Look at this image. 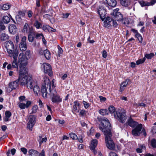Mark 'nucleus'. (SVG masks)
<instances>
[{"label": "nucleus", "instance_id": "obj_61", "mask_svg": "<svg viewBox=\"0 0 156 156\" xmlns=\"http://www.w3.org/2000/svg\"><path fill=\"white\" fill-rule=\"evenodd\" d=\"M36 6L38 7H40L41 5H40V0H36Z\"/></svg>", "mask_w": 156, "mask_h": 156}, {"label": "nucleus", "instance_id": "obj_38", "mask_svg": "<svg viewBox=\"0 0 156 156\" xmlns=\"http://www.w3.org/2000/svg\"><path fill=\"white\" fill-rule=\"evenodd\" d=\"M154 55V53H151L150 54H146L145 55L144 57L148 59H151Z\"/></svg>", "mask_w": 156, "mask_h": 156}, {"label": "nucleus", "instance_id": "obj_12", "mask_svg": "<svg viewBox=\"0 0 156 156\" xmlns=\"http://www.w3.org/2000/svg\"><path fill=\"white\" fill-rule=\"evenodd\" d=\"M44 68L45 73L51 76L52 75V72L51 65L48 63H44Z\"/></svg>", "mask_w": 156, "mask_h": 156}, {"label": "nucleus", "instance_id": "obj_5", "mask_svg": "<svg viewBox=\"0 0 156 156\" xmlns=\"http://www.w3.org/2000/svg\"><path fill=\"white\" fill-rule=\"evenodd\" d=\"M5 47L9 57H11L13 55L15 57L17 54H18V50L16 48L15 49L14 45L11 41H8L6 42Z\"/></svg>", "mask_w": 156, "mask_h": 156}, {"label": "nucleus", "instance_id": "obj_39", "mask_svg": "<svg viewBox=\"0 0 156 156\" xmlns=\"http://www.w3.org/2000/svg\"><path fill=\"white\" fill-rule=\"evenodd\" d=\"M135 36L138 39L140 42L141 43L142 42L143 38L140 34L139 33H137V34H135Z\"/></svg>", "mask_w": 156, "mask_h": 156}, {"label": "nucleus", "instance_id": "obj_57", "mask_svg": "<svg viewBox=\"0 0 156 156\" xmlns=\"http://www.w3.org/2000/svg\"><path fill=\"white\" fill-rule=\"evenodd\" d=\"M25 97L24 96H21L19 97V99L20 102H22L25 100Z\"/></svg>", "mask_w": 156, "mask_h": 156}, {"label": "nucleus", "instance_id": "obj_34", "mask_svg": "<svg viewBox=\"0 0 156 156\" xmlns=\"http://www.w3.org/2000/svg\"><path fill=\"white\" fill-rule=\"evenodd\" d=\"M33 90L34 93L37 95L41 92V89L38 86L35 85L33 87Z\"/></svg>", "mask_w": 156, "mask_h": 156}, {"label": "nucleus", "instance_id": "obj_23", "mask_svg": "<svg viewBox=\"0 0 156 156\" xmlns=\"http://www.w3.org/2000/svg\"><path fill=\"white\" fill-rule=\"evenodd\" d=\"M106 2L107 4L109 6L114 7L117 5V2L115 0H106Z\"/></svg>", "mask_w": 156, "mask_h": 156}, {"label": "nucleus", "instance_id": "obj_6", "mask_svg": "<svg viewBox=\"0 0 156 156\" xmlns=\"http://www.w3.org/2000/svg\"><path fill=\"white\" fill-rule=\"evenodd\" d=\"M114 116L116 119L120 122L123 123L126 121V115L125 112H122L121 110H118L114 113Z\"/></svg>", "mask_w": 156, "mask_h": 156}, {"label": "nucleus", "instance_id": "obj_29", "mask_svg": "<svg viewBox=\"0 0 156 156\" xmlns=\"http://www.w3.org/2000/svg\"><path fill=\"white\" fill-rule=\"evenodd\" d=\"M29 156H33L34 155H37L39 152L35 150L34 149H30L28 151Z\"/></svg>", "mask_w": 156, "mask_h": 156}, {"label": "nucleus", "instance_id": "obj_22", "mask_svg": "<svg viewBox=\"0 0 156 156\" xmlns=\"http://www.w3.org/2000/svg\"><path fill=\"white\" fill-rule=\"evenodd\" d=\"M19 83V80H17L14 81L12 82L9 84V87L11 88L12 90L15 89L18 87Z\"/></svg>", "mask_w": 156, "mask_h": 156}, {"label": "nucleus", "instance_id": "obj_48", "mask_svg": "<svg viewBox=\"0 0 156 156\" xmlns=\"http://www.w3.org/2000/svg\"><path fill=\"white\" fill-rule=\"evenodd\" d=\"M82 103L86 109L87 108L90 106V104L86 101H83Z\"/></svg>", "mask_w": 156, "mask_h": 156}, {"label": "nucleus", "instance_id": "obj_58", "mask_svg": "<svg viewBox=\"0 0 156 156\" xmlns=\"http://www.w3.org/2000/svg\"><path fill=\"white\" fill-rule=\"evenodd\" d=\"M50 28L49 29L48 31L50 32H55L56 30L55 29H54L50 27Z\"/></svg>", "mask_w": 156, "mask_h": 156}, {"label": "nucleus", "instance_id": "obj_47", "mask_svg": "<svg viewBox=\"0 0 156 156\" xmlns=\"http://www.w3.org/2000/svg\"><path fill=\"white\" fill-rule=\"evenodd\" d=\"M5 27L3 24V23L1 21L0 22V31H2L5 30Z\"/></svg>", "mask_w": 156, "mask_h": 156}, {"label": "nucleus", "instance_id": "obj_62", "mask_svg": "<svg viewBox=\"0 0 156 156\" xmlns=\"http://www.w3.org/2000/svg\"><path fill=\"white\" fill-rule=\"evenodd\" d=\"M99 98L101 101H105L106 99L105 98L101 96H99Z\"/></svg>", "mask_w": 156, "mask_h": 156}, {"label": "nucleus", "instance_id": "obj_56", "mask_svg": "<svg viewBox=\"0 0 156 156\" xmlns=\"http://www.w3.org/2000/svg\"><path fill=\"white\" fill-rule=\"evenodd\" d=\"M33 13L31 10H29L27 12L28 16L29 18L31 17L33 15Z\"/></svg>", "mask_w": 156, "mask_h": 156}, {"label": "nucleus", "instance_id": "obj_36", "mask_svg": "<svg viewBox=\"0 0 156 156\" xmlns=\"http://www.w3.org/2000/svg\"><path fill=\"white\" fill-rule=\"evenodd\" d=\"M120 3L122 5L124 6H127L129 5L128 0H121Z\"/></svg>", "mask_w": 156, "mask_h": 156}, {"label": "nucleus", "instance_id": "obj_59", "mask_svg": "<svg viewBox=\"0 0 156 156\" xmlns=\"http://www.w3.org/2000/svg\"><path fill=\"white\" fill-rule=\"evenodd\" d=\"M102 56L104 58H106L107 56V52L105 50H104L103 51Z\"/></svg>", "mask_w": 156, "mask_h": 156}, {"label": "nucleus", "instance_id": "obj_54", "mask_svg": "<svg viewBox=\"0 0 156 156\" xmlns=\"http://www.w3.org/2000/svg\"><path fill=\"white\" fill-rule=\"evenodd\" d=\"M21 150L24 154H26L27 152V150L26 148L24 147H22L21 148Z\"/></svg>", "mask_w": 156, "mask_h": 156}, {"label": "nucleus", "instance_id": "obj_8", "mask_svg": "<svg viewBox=\"0 0 156 156\" xmlns=\"http://www.w3.org/2000/svg\"><path fill=\"white\" fill-rule=\"evenodd\" d=\"M36 117L34 115H30L29 117L27 127L31 131L32 130V128L35 123Z\"/></svg>", "mask_w": 156, "mask_h": 156}, {"label": "nucleus", "instance_id": "obj_63", "mask_svg": "<svg viewBox=\"0 0 156 156\" xmlns=\"http://www.w3.org/2000/svg\"><path fill=\"white\" fill-rule=\"evenodd\" d=\"M109 156H118V155L115 153L111 152L109 154Z\"/></svg>", "mask_w": 156, "mask_h": 156}, {"label": "nucleus", "instance_id": "obj_40", "mask_svg": "<svg viewBox=\"0 0 156 156\" xmlns=\"http://www.w3.org/2000/svg\"><path fill=\"white\" fill-rule=\"evenodd\" d=\"M146 58L145 57L143 58L142 59H140L137 60L136 62V64L137 65L143 63L145 61Z\"/></svg>", "mask_w": 156, "mask_h": 156}, {"label": "nucleus", "instance_id": "obj_35", "mask_svg": "<svg viewBox=\"0 0 156 156\" xmlns=\"http://www.w3.org/2000/svg\"><path fill=\"white\" fill-rule=\"evenodd\" d=\"M34 26L37 29H39L42 27V24L39 23L38 20H36L34 24Z\"/></svg>", "mask_w": 156, "mask_h": 156}, {"label": "nucleus", "instance_id": "obj_27", "mask_svg": "<svg viewBox=\"0 0 156 156\" xmlns=\"http://www.w3.org/2000/svg\"><path fill=\"white\" fill-rule=\"evenodd\" d=\"M18 56V54H17V56L14 57L13 55L12 56V57L14 59V60L12 63V67L13 68H18L17 65V58Z\"/></svg>", "mask_w": 156, "mask_h": 156}, {"label": "nucleus", "instance_id": "obj_9", "mask_svg": "<svg viewBox=\"0 0 156 156\" xmlns=\"http://www.w3.org/2000/svg\"><path fill=\"white\" fill-rule=\"evenodd\" d=\"M119 8H116L115 9L112 14L116 20L118 21H121L123 19V16L121 13L119 12Z\"/></svg>", "mask_w": 156, "mask_h": 156}, {"label": "nucleus", "instance_id": "obj_52", "mask_svg": "<svg viewBox=\"0 0 156 156\" xmlns=\"http://www.w3.org/2000/svg\"><path fill=\"white\" fill-rule=\"evenodd\" d=\"M5 116L10 118L12 115V114L9 111H7L5 112Z\"/></svg>", "mask_w": 156, "mask_h": 156}, {"label": "nucleus", "instance_id": "obj_33", "mask_svg": "<svg viewBox=\"0 0 156 156\" xmlns=\"http://www.w3.org/2000/svg\"><path fill=\"white\" fill-rule=\"evenodd\" d=\"M47 140V138L46 137L42 138V136H39L38 138V141L39 142L40 146L43 142H45Z\"/></svg>", "mask_w": 156, "mask_h": 156}, {"label": "nucleus", "instance_id": "obj_18", "mask_svg": "<svg viewBox=\"0 0 156 156\" xmlns=\"http://www.w3.org/2000/svg\"><path fill=\"white\" fill-rule=\"evenodd\" d=\"M8 29L9 32L12 34H15L17 31L16 26L13 24H9Z\"/></svg>", "mask_w": 156, "mask_h": 156}, {"label": "nucleus", "instance_id": "obj_31", "mask_svg": "<svg viewBox=\"0 0 156 156\" xmlns=\"http://www.w3.org/2000/svg\"><path fill=\"white\" fill-rule=\"evenodd\" d=\"M99 113L102 115H105L108 114V111L107 109H101L98 111Z\"/></svg>", "mask_w": 156, "mask_h": 156}, {"label": "nucleus", "instance_id": "obj_19", "mask_svg": "<svg viewBox=\"0 0 156 156\" xmlns=\"http://www.w3.org/2000/svg\"><path fill=\"white\" fill-rule=\"evenodd\" d=\"M98 143V141L96 139L93 140L91 141V145L90 147V149L92 150H94L93 151L94 154L96 153V151L94 149L97 146Z\"/></svg>", "mask_w": 156, "mask_h": 156}, {"label": "nucleus", "instance_id": "obj_10", "mask_svg": "<svg viewBox=\"0 0 156 156\" xmlns=\"http://www.w3.org/2000/svg\"><path fill=\"white\" fill-rule=\"evenodd\" d=\"M143 126L141 124H139L132 130V134L134 136H139L142 129Z\"/></svg>", "mask_w": 156, "mask_h": 156}, {"label": "nucleus", "instance_id": "obj_14", "mask_svg": "<svg viewBox=\"0 0 156 156\" xmlns=\"http://www.w3.org/2000/svg\"><path fill=\"white\" fill-rule=\"evenodd\" d=\"M31 104V102L30 101H27L26 104L22 102H20L18 104V105L21 109H22L28 108Z\"/></svg>", "mask_w": 156, "mask_h": 156}, {"label": "nucleus", "instance_id": "obj_7", "mask_svg": "<svg viewBox=\"0 0 156 156\" xmlns=\"http://www.w3.org/2000/svg\"><path fill=\"white\" fill-rule=\"evenodd\" d=\"M27 59L26 58L25 54L23 52L21 53L19 55L18 57V63L20 64L19 67L20 69H21V67H24L26 69V66L27 65Z\"/></svg>", "mask_w": 156, "mask_h": 156}, {"label": "nucleus", "instance_id": "obj_44", "mask_svg": "<svg viewBox=\"0 0 156 156\" xmlns=\"http://www.w3.org/2000/svg\"><path fill=\"white\" fill-rule=\"evenodd\" d=\"M38 107L37 105H34L33 107L32 108V112L30 114H33L36 113Z\"/></svg>", "mask_w": 156, "mask_h": 156}, {"label": "nucleus", "instance_id": "obj_26", "mask_svg": "<svg viewBox=\"0 0 156 156\" xmlns=\"http://www.w3.org/2000/svg\"><path fill=\"white\" fill-rule=\"evenodd\" d=\"M44 54L46 58L48 60H49L51 58V53L47 49L44 50Z\"/></svg>", "mask_w": 156, "mask_h": 156}, {"label": "nucleus", "instance_id": "obj_17", "mask_svg": "<svg viewBox=\"0 0 156 156\" xmlns=\"http://www.w3.org/2000/svg\"><path fill=\"white\" fill-rule=\"evenodd\" d=\"M112 19L109 16L107 17L104 22V26L105 27H108L111 26Z\"/></svg>", "mask_w": 156, "mask_h": 156}, {"label": "nucleus", "instance_id": "obj_4", "mask_svg": "<svg viewBox=\"0 0 156 156\" xmlns=\"http://www.w3.org/2000/svg\"><path fill=\"white\" fill-rule=\"evenodd\" d=\"M27 73L26 69L24 67H21V69L20 70L19 77L17 80H19V82L20 81V84L22 86L26 85L29 77H30L27 76Z\"/></svg>", "mask_w": 156, "mask_h": 156}, {"label": "nucleus", "instance_id": "obj_46", "mask_svg": "<svg viewBox=\"0 0 156 156\" xmlns=\"http://www.w3.org/2000/svg\"><path fill=\"white\" fill-rule=\"evenodd\" d=\"M17 15L21 17H23L25 15V13L24 11L20 10L18 11Z\"/></svg>", "mask_w": 156, "mask_h": 156}, {"label": "nucleus", "instance_id": "obj_16", "mask_svg": "<svg viewBox=\"0 0 156 156\" xmlns=\"http://www.w3.org/2000/svg\"><path fill=\"white\" fill-rule=\"evenodd\" d=\"M131 83V80L129 79H126L125 81L122 82L119 91L122 92L128 84H130Z\"/></svg>", "mask_w": 156, "mask_h": 156}, {"label": "nucleus", "instance_id": "obj_50", "mask_svg": "<svg viewBox=\"0 0 156 156\" xmlns=\"http://www.w3.org/2000/svg\"><path fill=\"white\" fill-rule=\"evenodd\" d=\"M35 37L37 39H40L41 38V37H43V35L42 34H38L37 33L35 34Z\"/></svg>", "mask_w": 156, "mask_h": 156}, {"label": "nucleus", "instance_id": "obj_21", "mask_svg": "<svg viewBox=\"0 0 156 156\" xmlns=\"http://www.w3.org/2000/svg\"><path fill=\"white\" fill-rule=\"evenodd\" d=\"M127 123L129 126L133 128L135 127L139 124L138 122L133 120L131 118L128 119Z\"/></svg>", "mask_w": 156, "mask_h": 156}, {"label": "nucleus", "instance_id": "obj_45", "mask_svg": "<svg viewBox=\"0 0 156 156\" xmlns=\"http://www.w3.org/2000/svg\"><path fill=\"white\" fill-rule=\"evenodd\" d=\"M109 111L110 113H115V107L113 106H110L109 107Z\"/></svg>", "mask_w": 156, "mask_h": 156}, {"label": "nucleus", "instance_id": "obj_20", "mask_svg": "<svg viewBox=\"0 0 156 156\" xmlns=\"http://www.w3.org/2000/svg\"><path fill=\"white\" fill-rule=\"evenodd\" d=\"M28 79L26 85H27L28 89H32L34 86H35L34 83L33 82L32 79L31 77H29Z\"/></svg>", "mask_w": 156, "mask_h": 156}, {"label": "nucleus", "instance_id": "obj_60", "mask_svg": "<svg viewBox=\"0 0 156 156\" xmlns=\"http://www.w3.org/2000/svg\"><path fill=\"white\" fill-rule=\"evenodd\" d=\"M86 112L85 110H82L80 111V114L82 116H83L84 115L86 114Z\"/></svg>", "mask_w": 156, "mask_h": 156}, {"label": "nucleus", "instance_id": "obj_41", "mask_svg": "<svg viewBox=\"0 0 156 156\" xmlns=\"http://www.w3.org/2000/svg\"><path fill=\"white\" fill-rule=\"evenodd\" d=\"M21 17L17 15L16 16V19L17 23H21L22 22V20Z\"/></svg>", "mask_w": 156, "mask_h": 156}, {"label": "nucleus", "instance_id": "obj_3", "mask_svg": "<svg viewBox=\"0 0 156 156\" xmlns=\"http://www.w3.org/2000/svg\"><path fill=\"white\" fill-rule=\"evenodd\" d=\"M55 80L53 79L52 80V90L50 91L49 93H48L51 97V101L52 102L58 103H59L62 101V99L60 96L57 94V92L55 89V86L54 84Z\"/></svg>", "mask_w": 156, "mask_h": 156}, {"label": "nucleus", "instance_id": "obj_55", "mask_svg": "<svg viewBox=\"0 0 156 156\" xmlns=\"http://www.w3.org/2000/svg\"><path fill=\"white\" fill-rule=\"evenodd\" d=\"M149 3L150 6H153L156 3V0H151V2Z\"/></svg>", "mask_w": 156, "mask_h": 156}, {"label": "nucleus", "instance_id": "obj_11", "mask_svg": "<svg viewBox=\"0 0 156 156\" xmlns=\"http://www.w3.org/2000/svg\"><path fill=\"white\" fill-rule=\"evenodd\" d=\"M106 10L102 5H99L98 9V12L100 18L103 20V17L106 14Z\"/></svg>", "mask_w": 156, "mask_h": 156}, {"label": "nucleus", "instance_id": "obj_51", "mask_svg": "<svg viewBox=\"0 0 156 156\" xmlns=\"http://www.w3.org/2000/svg\"><path fill=\"white\" fill-rule=\"evenodd\" d=\"M50 28V26L47 25H44L42 27L43 30L44 31L47 30L48 31L49 29Z\"/></svg>", "mask_w": 156, "mask_h": 156}, {"label": "nucleus", "instance_id": "obj_43", "mask_svg": "<svg viewBox=\"0 0 156 156\" xmlns=\"http://www.w3.org/2000/svg\"><path fill=\"white\" fill-rule=\"evenodd\" d=\"M151 145L153 148H156V140L152 139L151 141Z\"/></svg>", "mask_w": 156, "mask_h": 156}, {"label": "nucleus", "instance_id": "obj_1", "mask_svg": "<svg viewBox=\"0 0 156 156\" xmlns=\"http://www.w3.org/2000/svg\"><path fill=\"white\" fill-rule=\"evenodd\" d=\"M101 123L99 128L103 132L105 136V140L106 146L109 149L113 150L115 147V144L112 139L111 124L106 118L101 119Z\"/></svg>", "mask_w": 156, "mask_h": 156}, {"label": "nucleus", "instance_id": "obj_13", "mask_svg": "<svg viewBox=\"0 0 156 156\" xmlns=\"http://www.w3.org/2000/svg\"><path fill=\"white\" fill-rule=\"evenodd\" d=\"M26 37L23 36L22 38L21 41L19 45V47L21 51H25L27 48V46L26 42Z\"/></svg>", "mask_w": 156, "mask_h": 156}, {"label": "nucleus", "instance_id": "obj_24", "mask_svg": "<svg viewBox=\"0 0 156 156\" xmlns=\"http://www.w3.org/2000/svg\"><path fill=\"white\" fill-rule=\"evenodd\" d=\"M9 37L8 35L5 33H2L0 36V40L2 41H5L9 39Z\"/></svg>", "mask_w": 156, "mask_h": 156}, {"label": "nucleus", "instance_id": "obj_25", "mask_svg": "<svg viewBox=\"0 0 156 156\" xmlns=\"http://www.w3.org/2000/svg\"><path fill=\"white\" fill-rule=\"evenodd\" d=\"M139 148L136 149V151L138 153H141L142 152V149H145L146 148L144 144H138Z\"/></svg>", "mask_w": 156, "mask_h": 156}, {"label": "nucleus", "instance_id": "obj_42", "mask_svg": "<svg viewBox=\"0 0 156 156\" xmlns=\"http://www.w3.org/2000/svg\"><path fill=\"white\" fill-rule=\"evenodd\" d=\"M70 137L73 140H76L78 139L77 136L74 133H70L69 134Z\"/></svg>", "mask_w": 156, "mask_h": 156}, {"label": "nucleus", "instance_id": "obj_2", "mask_svg": "<svg viewBox=\"0 0 156 156\" xmlns=\"http://www.w3.org/2000/svg\"><path fill=\"white\" fill-rule=\"evenodd\" d=\"M43 81V83L41 89V92L42 97L44 98H46L47 97L49 92L52 90V81L51 83L48 78L46 76H44Z\"/></svg>", "mask_w": 156, "mask_h": 156}, {"label": "nucleus", "instance_id": "obj_49", "mask_svg": "<svg viewBox=\"0 0 156 156\" xmlns=\"http://www.w3.org/2000/svg\"><path fill=\"white\" fill-rule=\"evenodd\" d=\"M25 55L27 59H29L30 57V51H27L25 52Z\"/></svg>", "mask_w": 156, "mask_h": 156}, {"label": "nucleus", "instance_id": "obj_37", "mask_svg": "<svg viewBox=\"0 0 156 156\" xmlns=\"http://www.w3.org/2000/svg\"><path fill=\"white\" fill-rule=\"evenodd\" d=\"M11 6L10 4L8 3L4 4L2 7V9L4 10H6L9 9Z\"/></svg>", "mask_w": 156, "mask_h": 156}, {"label": "nucleus", "instance_id": "obj_64", "mask_svg": "<svg viewBox=\"0 0 156 156\" xmlns=\"http://www.w3.org/2000/svg\"><path fill=\"white\" fill-rule=\"evenodd\" d=\"M151 131L153 133H156V126L153 127L152 128Z\"/></svg>", "mask_w": 156, "mask_h": 156}, {"label": "nucleus", "instance_id": "obj_28", "mask_svg": "<svg viewBox=\"0 0 156 156\" xmlns=\"http://www.w3.org/2000/svg\"><path fill=\"white\" fill-rule=\"evenodd\" d=\"M35 33L34 32H33L32 33H29L28 35V40L30 42H32L34 40V36H35Z\"/></svg>", "mask_w": 156, "mask_h": 156}, {"label": "nucleus", "instance_id": "obj_30", "mask_svg": "<svg viewBox=\"0 0 156 156\" xmlns=\"http://www.w3.org/2000/svg\"><path fill=\"white\" fill-rule=\"evenodd\" d=\"M10 18L8 16H6L3 17L1 21L5 24H8L10 22Z\"/></svg>", "mask_w": 156, "mask_h": 156}, {"label": "nucleus", "instance_id": "obj_53", "mask_svg": "<svg viewBox=\"0 0 156 156\" xmlns=\"http://www.w3.org/2000/svg\"><path fill=\"white\" fill-rule=\"evenodd\" d=\"M58 54L59 55L62 54L63 52V50L62 48L59 45L58 46Z\"/></svg>", "mask_w": 156, "mask_h": 156}, {"label": "nucleus", "instance_id": "obj_15", "mask_svg": "<svg viewBox=\"0 0 156 156\" xmlns=\"http://www.w3.org/2000/svg\"><path fill=\"white\" fill-rule=\"evenodd\" d=\"M23 31L24 33H32L34 32L33 28L32 27L29 26L28 24L27 23H25L23 29Z\"/></svg>", "mask_w": 156, "mask_h": 156}, {"label": "nucleus", "instance_id": "obj_32", "mask_svg": "<svg viewBox=\"0 0 156 156\" xmlns=\"http://www.w3.org/2000/svg\"><path fill=\"white\" fill-rule=\"evenodd\" d=\"M139 3L142 7L145 6H150V5L149 2L144 0H141L139 1Z\"/></svg>", "mask_w": 156, "mask_h": 156}]
</instances>
